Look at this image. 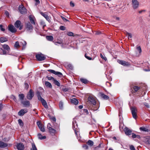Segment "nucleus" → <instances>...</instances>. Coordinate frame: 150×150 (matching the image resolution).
<instances>
[{
    "label": "nucleus",
    "mask_w": 150,
    "mask_h": 150,
    "mask_svg": "<svg viewBox=\"0 0 150 150\" xmlns=\"http://www.w3.org/2000/svg\"><path fill=\"white\" fill-rule=\"evenodd\" d=\"M83 112L86 113V114H88V110L86 109H83Z\"/></svg>",
    "instance_id": "nucleus-55"
},
{
    "label": "nucleus",
    "mask_w": 150,
    "mask_h": 150,
    "mask_svg": "<svg viewBox=\"0 0 150 150\" xmlns=\"http://www.w3.org/2000/svg\"><path fill=\"white\" fill-rule=\"evenodd\" d=\"M40 14L42 15L48 21H50V19L49 16L47 14L42 12H41Z\"/></svg>",
    "instance_id": "nucleus-21"
},
{
    "label": "nucleus",
    "mask_w": 150,
    "mask_h": 150,
    "mask_svg": "<svg viewBox=\"0 0 150 150\" xmlns=\"http://www.w3.org/2000/svg\"><path fill=\"white\" fill-rule=\"evenodd\" d=\"M130 149L131 150H136L134 146L132 145L130 146Z\"/></svg>",
    "instance_id": "nucleus-54"
},
{
    "label": "nucleus",
    "mask_w": 150,
    "mask_h": 150,
    "mask_svg": "<svg viewBox=\"0 0 150 150\" xmlns=\"http://www.w3.org/2000/svg\"><path fill=\"white\" fill-rule=\"evenodd\" d=\"M38 138L39 139L42 140L45 139L46 138V137L45 136H42L40 133H38Z\"/></svg>",
    "instance_id": "nucleus-25"
},
{
    "label": "nucleus",
    "mask_w": 150,
    "mask_h": 150,
    "mask_svg": "<svg viewBox=\"0 0 150 150\" xmlns=\"http://www.w3.org/2000/svg\"><path fill=\"white\" fill-rule=\"evenodd\" d=\"M133 88L134 91L137 92L140 89V87L137 86H135L133 87Z\"/></svg>",
    "instance_id": "nucleus-42"
},
{
    "label": "nucleus",
    "mask_w": 150,
    "mask_h": 150,
    "mask_svg": "<svg viewBox=\"0 0 150 150\" xmlns=\"http://www.w3.org/2000/svg\"><path fill=\"white\" fill-rule=\"evenodd\" d=\"M14 26L17 28H19V30L22 29L23 25H21V22L19 20H17L14 24Z\"/></svg>",
    "instance_id": "nucleus-7"
},
{
    "label": "nucleus",
    "mask_w": 150,
    "mask_h": 150,
    "mask_svg": "<svg viewBox=\"0 0 150 150\" xmlns=\"http://www.w3.org/2000/svg\"><path fill=\"white\" fill-rule=\"evenodd\" d=\"M18 96L19 97V99L20 100H21V101H23V100L24 97V94H20Z\"/></svg>",
    "instance_id": "nucleus-31"
},
{
    "label": "nucleus",
    "mask_w": 150,
    "mask_h": 150,
    "mask_svg": "<svg viewBox=\"0 0 150 150\" xmlns=\"http://www.w3.org/2000/svg\"><path fill=\"white\" fill-rule=\"evenodd\" d=\"M88 101L89 103L92 104L93 105H95L96 104V103L95 99L92 97L90 96L88 97Z\"/></svg>",
    "instance_id": "nucleus-9"
},
{
    "label": "nucleus",
    "mask_w": 150,
    "mask_h": 150,
    "mask_svg": "<svg viewBox=\"0 0 150 150\" xmlns=\"http://www.w3.org/2000/svg\"><path fill=\"white\" fill-rule=\"evenodd\" d=\"M87 144L90 146H92L93 145V142L92 140H89L87 142Z\"/></svg>",
    "instance_id": "nucleus-30"
},
{
    "label": "nucleus",
    "mask_w": 150,
    "mask_h": 150,
    "mask_svg": "<svg viewBox=\"0 0 150 150\" xmlns=\"http://www.w3.org/2000/svg\"><path fill=\"white\" fill-rule=\"evenodd\" d=\"M70 6L72 7H73L74 6V3H72V2H71L70 3Z\"/></svg>",
    "instance_id": "nucleus-61"
},
{
    "label": "nucleus",
    "mask_w": 150,
    "mask_h": 150,
    "mask_svg": "<svg viewBox=\"0 0 150 150\" xmlns=\"http://www.w3.org/2000/svg\"><path fill=\"white\" fill-rule=\"evenodd\" d=\"M132 138H136L137 135H136V134H134V133H132Z\"/></svg>",
    "instance_id": "nucleus-56"
},
{
    "label": "nucleus",
    "mask_w": 150,
    "mask_h": 150,
    "mask_svg": "<svg viewBox=\"0 0 150 150\" xmlns=\"http://www.w3.org/2000/svg\"><path fill=\"white\" fill-rule=\"evenodd\" d=\"M18 121L19 125L21 126H23V124L22 120L19 119Z\"/></svg>",
    "instance_id": "nucleus-44"
},
{
    "label": "nucleus",
    "mask_w": 150,
    "mask_h": 150,
    "mask_svg": "<svg viewBox=\"0 0 150 150\" xmlns=\"http://www.w3.org/2000/svg\"><path fill=\"white\" fill-rule=\"evenodd\" d=\"M85 57L89 60H92V58L91 57H89L88 56H87L86 54H85Z\"/></svg>",
    "instance_id": "nucleus-52"
},
{
    "label": "nucleus",
    "mask_w": 150,
    "mask_h": 150,
    "mask_svg": "<svg viewBox=\"0 0 150 150\" xmlns=\"http://www.w3.org/2000/svg\"><path fill=\"white\" fill-rule=\"evenodd\" d=\"M28 112V110L27 109H22L21 110L18 112V114L20 116H22Z\"/></svg>",
    "instance_id": "nucleus-11"
},
{
    "label": "nucleus",
    "mask_w": 150,
    "mask_h": 150,
    "mask_svg": "<svg viewBox=\"0 0 150 150\" xmlns=\"http://www.w3.org/2000/svg\"><path fill=\"white\" fill-rule=\"evenodd\" d=\"M20 44L22 45L23 49H25V48L26 45L27 44V43L25 41L22 40L20 42Z\"/></svg>",
    "instance_id": "nucleus-26"
},
{
    "label": "nucleus",
    "mask_w": 150,
    "mask_h": 150,
    "mask_svg": "<svg viewBox=\"0 0 150 150\" xmlns=\"http://www.w3.org/2000/svg\"><path fill=\"white\" fill-rule=\"evenodd\" d=\"M83 147L85 149H88V146L86 144L83 145Z\"/></svg>",
    "instance_id": "nucleus-59"
},
{
    "label": "nucleus",
    "mask_w": 150,
    "mask_h": 150,
    "mask_svg": "<svg viewBox=\"0 0 150 150\" xmlns=\"http://www.w3.org/2000/svg\"><path fill=\"white\" fill-rule=\"evenodd\" d=\"M35 5H38L40 3V1L39 0H35Z\"/></svg>",
    "instance_id": "nucleus-53"
},
{
    "label": "nucleus",
    "mask_w": 150,
    "mask_h": 150,
    "mask_svg": "<svg viewBox=\"0 0 150 150\" xmlns=\"http://www.w3.org/2000/svg\"><path fill=\"white\" fill-rule=\"evenodd\" d=\"M14 46L15 48H18L19 47L20 45L18 41H17L16 42Z\"/></svg>",
    "instance_id": "nucleus-39"
},
{
    "label": "nucleus",
    "mask_w": 150,
    "mask_h": 150,
    "mask_svg": "<svg viewBox=\"0 0 150 150\" xmlns=\"http://www.w3.org/2000/svg\"><path fill=\"white\" fill-rule=\"evenodd\" d=\"M29 19H30V21L31 23V24L35 25V18L33 17L32 16L30 15L29 16Z\"/></svg>",
    "instance_id": "nucleus-18"
},
{
    "label": "nucleus",
    "mask_w": 150,
    "mask_h": 150,
    "mask_svg": "<svg viewBox=\"0 0 150 150\" xmlns=\"http://www.w3.org/2000/svg\"><path fill=\"white\" fill-rule=\"evenodd\" d=\"M11 98L12 99L15 101V102H16V101H17V100H16V99L15 97V96L13 95H12L11 96Z\"/></svg>",
    "instance_id": "nucleus-50"
},
{
    "label": "nucleus",
    "mask_w": 150,
    "mask_h": 150,
    "mask_svg": "<svg viewBox=\"0 0 150 150\" xmlns=\"http://www.w3.org/2000/svg\"><path fill=\"white\" fill-rule=\"evenodd\" d=\"M47 78L49 80H52L53 81L55 79L52 76H47Z\"/></svg>",
    "instance_id": "nucleus-49"
},
{
    "label": "nucleus",
    "mask_w": 150,
    "mask_h": 150,
    "mask_svg": "<svg viewBox=\"0 0 150 150\" xmlns=\"http://www.w3.org/2000/svg\"><path fill=\"white\" fill-rule=\"evenodd\" d=\"M40 24L42 26L43 29L44 28V27H45L46 25L44 21L42 20H41L40 21Z\"/></svg>",
    "instance_id": "nucleus-37"
},
{
    "label": "nucleus",
    "mask_w": 150,
    "mask_h": 150,
    "mask_svg": "<svg viewBox=\"0 0 150 150\" xmlns=\"http://www.w3.org/2000/svg\"><path fill=\"white\" fill-rule=\"evenodd\" d=\"M59 29L61 30H65L66 28L64 26L61 25L59 27Z\"/></svg>",
    "instance_id": "nucleus-47"
},
{
    "label": "nucleus",
    "mask_w": 150,
    "mask_h": 150,
    "mask_svg": "<svg viewBox=\"0 0 150 150\" xmlns=\"http://www.w3.org/2000/svg\"><path fill=\"white\" fill-rule=\"evenodd\" d=\"M37 59L39 61H42L45 60V58L43 54L40 53L36 54L35 56Z\"/></svg>",
    "instance_id": "nucleus-4"
},
{
    "label": "nucleus",
    "mask_w": 150,
    "mask_h": 150,
    "mask_svg": "<svg viewBox=\"0 0 150 150\" xmlns=\"http://www.w3.org/2000/svg\"><path fill=\"white\" fill-rule=\"evenodd\" d=\"M71 102L72 103L74 104L75 105H77L79 103L78 100L75 98H73L71 99Z\"/></svg>",
    "instance_id": "nucleus-22"
},
{
    "label": "nucleus",
    "mask_w": 150,
    "mask_h": 150,
    "mask_svg": "<svg viewBox=\"0 0 150 150\" xmlns=\"http://www.w3.org/2000/svg\"><path fill=\"white\" fill-rule=\"evenodd\" d=\"M18 9L20 13L22 14H25L27 12L26 9L23 5H20L19 6Z\"/></svg>",
    "instance_id": "nucleus-6"
},
{
    "label": "nucleus",
    "mask_w": 150,
    "mask_h": 150,
    "mask_svg": "<svg viewBox=\"0 0 150 150\" xmlns=\"http://www.w3.org/2000/svg\"><path fill=\"white\" fill-rule=\"evenodd\" d=\"M32 149H31L30 150H37L36 146L34 144H32Z\"/></svg>",
    "instance_id": "nucleus-43"
},
{
    "label": "nucleus",
    "mask_w": 150,
    "mask_h": 150,
    "mask_svg": "<svg viewBox=\"0 0 150 150\" xmlns=\"http://www.w3.org/2000/svg\"><path fill=\"white\" fill-rule=\"evenodd\" d=\"M8 144L6 143H5L0 141V147L5 148L7 146Z\"/></svg>",
    "instance_id": "nucleus-24"
},
{
    "label": "nucleus",
    "mask_w": 150,
    "mask_h": 150,
    "mask_svg": "<svg viewBox=\"0 0 150 150\" xmlns=\"http://www.w3.org/2000/svg\"><path fill=\"white\" fill-rule=\"evenodd\" d=\"M55 74L59 76H61L62 75V74L61 73L58 71H56Z\"/></svg>",
    "instance_id": "nucleus-48"
},
{
    "label": "nucleus",
    "mask_w": 150,
    "mask_h": 150,
    "mask_svg": "<svg viewBox=\"0 0 150 150\" xmlns=\"http://www.w3.org/2000/svg\"><path fill=\"white\" fill-rule=\"evenodd\" d=\"M49 130L51 134H54L55 133L56 131L55 130L52 128H51Z\"/></svg>",
    "instance_id": "nucleus-34"
},
{
    "label": "nucleus",
    "mask_w": 150,
    "mask_h": 150,
    "mask_svg": "<svg viewBox=\"0 0 150 150\" xmlns=\"http://www.w3.org/2000/svg\"><path fill=\"white\" fill-rule=\"evenodd\" d=\"M7 41L6 38L1 37L0 38V41L1 42H4Z\"/></svg>",
    "instance_id": "nucleus-28"
},
{
    "label": "nucleus",
    "mask_w": 150,
    "mask_h": 150,
    "mask_svg": "<svg viewBox=\"0 0 150 150\" xmlns=\"http://www.w3.org/2000/svg\"><path fill=\"white\" fill-rule=\"evenodd\" d=\"M53 82L54 84L58 86H60V84L58 81L54 79L53 81Z\"/></svg>",
    "instance_id": "nucleus-38"
},
{
    "label": "nucleus",
    "mask_w": 150,
    "mask_h": 150,
    "mask_svg": "<svg viewBox=\"0 0 150 150\" xmlns=\"http://www.w3.org/2000/svg\"><path fill=\"white\" fill-rule=\"evenodd\" d=\"M99 94L102 98L104 100H108L109 98L108 96L105 95L102 93H99Z\"/></svg>",
    "instance_id": "nucleus-20"
},
{
    "label": "nucleus",
    "mask_w": 150,
    "mask_h": 150,
    "mask_svg": "<svg viewBox=\"0 0 150 150\" xmlns=\"http://www.w3.org/2000/svg\"><path fill=\"white\" fill-rule=\"evenodd\" d=\"M47 71L50 72L54 74H55V73H56V71L52 69H49L47 70Z\"/></svg>",
    "instance_id": "nucleus-51"
},
{
    "label": "nucleus",
    "mask_w": 150,
    "mask_h": 150,
    "mask_svg": "<svg viewBox=\"0 0 150 150\" xmlns=\"http://www.w3.org/2000/svg\"><path fill=\"white\" fill-rule=\"evenodd\" d=\"M51 127V125L50 124V123H48L47 125V128L49 130L51 128H52Z\"/></svg>",
    "instance_id": "nucleus-57"
},
{
    "label": "nucleus",
    "mask_w": 150,
    "mask_h": 150,
    "mask_svg": "<svg viewBox=\"0 0 150 150\" xmlns=\"http://www.w3.org/2000/svg\"><path fill=\"white\" fill-rule=\"evenodd\" d=\"M2 47L4 49L7 51H8L10 49L9 47L7 45H2Z\"/></svg>",
    "instance_id": "nucleus-29"
},
{
    "label": "nucleus",
    "mask_w": 150,
    "mask_h": 150,
    "mask_svg": "<svg viewBox=\"0 0 150 150\" xmlns=\"http://www.w3.org/2000/svg\"><path fill=\"white\" fill-rule=\"evenodd\" d=\"M61 18H62V20L64 21H68V20L67 19H66L65 18H64L63 17H62V16H61Z\"/></svg>",
    "instance_id": "nucleus-62"
},
{
    "label": "nucleus",
    "mask_w": 150,
    "mask_h": 150,
    "mask_svg": "<svg viewBox=\"0 0 150 150\" xmlns=\"http://www.w3.org/2000/svg\"><path fill=\"white\" fill-rule=\"evenodd\" d=\"M21 103L25 107H28L30 105V102L28 100L22 101Z\"/></svg>",
    "instance_id": "nucleus-16"
},
{
    "label": "nucleus",
    "mask_w": 150,
    "mask_h": 150,
    "mask_svg": "<svg viewBox=\"0 0 150 150\" xmlns=\"http://www.w3.org/2000/svg\"><path fill=\"white\" fill-rule=\"evenodd\" d=\"M130 110L132 112L133 117L136 119L137 117V110L135 107H131Z\"/></svg>",
    "instance_id": "nucleus-3"
},
{
    "label": "nucleus",
    "mask_w": 150,
    "mask_h": 150,
    "mask_svg": "<svg viewBox=\"0 0 150 150\" xmlns=\"http://www.w3.org/2000/svg\"><path fill=\"white\" fill-rule=\"evenodd\" d=\"M37 124L40 130L42 132H44L45 130L43 125L42 124L41 122L39 121L37 122Z\"/></svg>",
    "instance_id": "nucleus-12"
},
{
    "label": "nucleus",
    "mask_w": 150,
    "mask_h": 150,
    "mask_svg": "<svg viewBox=\"0 0 150 150\" xmlns=\"http://www.w3.org/2000/svg\"><path fill=\"white\" fill-rule=\"evenodd\" d=\"M5 14L7 16H8L9 15V13L7 11H6L5 12Z\"/></svg>",
    "instance_id": "nucleus-63"
},
{
    "label": "nucleus",
    "mask_w": 150,
    "mask_h": 150,
    "mask_svg": "<svg viewBox=\"0 0 150 150\" xmlns=\"http://www.w3.org/2000/svg\"><path fill=\"white\" fill-rule=\"evenodd\" d=\"M25 87L26 89H28L29 87V85L27 83H25Z\"/></svg>",
    "instance_id": "nucleus-58"
},
{
    "label": "nucleus",
    "mask_w": 150,
    "mask_h": 150,
    "mask_svg": "<svg viewBox=\"0 0 150 150\" xmlns=\"http://www.w3.org/2000/svg\"><path fill=\"white\" fill-rule=\"evenodd\" d=\"M6 53V52L5 50L2 49L0 48V54H5Z\"/></svg>",
    "instance_id": "nucleus-32"
},
{
    "label": "nucleus",
    "mask_w": 150,
    "mask_h": 150,
    "mask_svg": "<svg viewBox=\"0 0 150 150\" xmlns=\"http://www.w3.org/2000/svg\"><path fill=\"white\" fill-rule=\"evenodd\" d=\"M8 29L12 33H15L17 31L16 28L12 25H10L8 26Z\"/></svg>",
    "instance_id": "nucleus-13"
},
{
    "label": "nucleus",
    "mask_w": 150,
    "mask_h": 150,
    "mask_svg": "<svg viewBox=\"0 0 150 150\" xmlns=\"http://www.w3.org/2000/svg\"><path fill=\"white\" fill-rule=\"evenodd\" d=\"M118 62L123 66H128L129 64L128 62L122 60H118Z\"/></svg>",
    "instance_id": "nucleus-17"
},
{
    "label": "nucleus",
    "mask_w": 150,
    "mask_h": 150,
    "mask_svg": "<svg viewBox=\"0 0 150 150\" xmlns=\"http://www.w3.org/2000/svg\"><path fill=\"white\" fill-rule=\"evenodd\" d=\"M36 94L38 100L41 101L43 106L45 108H47L48 106L46 102L41 96L42 93L39 91H37Z\"/></svg>",
    "instance_id": "nucleus-1"
},
{
    "label": "nucleus",
    "mask_w": 150,
    "mask_h": 150,
    "mask_svg": "<svg viewBox=\"0 0 150 150\" xmlns=\"http://www.w3.org/2000/svg\"><path fill=\"white\" fill-rule=\"evenodd\" d=\"M0 28L1 30L2 31H4L5 30L4 28H3V25H0Z\"/></svg>",
    "instance_id": "nucleus-60"
},
{
    "label": "nucleus",
    "mask_w": 150,
    "mask_h": 150,
    "mask_svg": "<svg viewBox=\"0 0 150 150\" xmlns=\"http://www.w3.org/2000/svg\"><path fill=\"white\" fill-rule=\"evenodd\" d=\"M16 146L18 150H23L24 149V145L21 143L17 144Z\"/></svg>",
    "instance_id": "nucleus-10"
},
{
    "label": "nucleus",
    "mask_w": 150,
    "mask_h": 150,
    "mask_svg": "<svg viewBox=\"0 0 150 150\" xmlns=\"http://www.w3.org/2000/svg\"><path fill=\"white\" fill-rule=\"evenodd\" d=\"M139 129L141 131L146 132H148L149 131V129H148L144 127H140Z\"/></svg>",
    "instance_id": "nucleus-33"
},
{
    "label": "nucleus",
    "mask_w": 150,
    "mask_h": 150,
    "mask_svg": "<svg viewBox=\"0 0 150 150\" xmlns=\"http://www.w3.org/2000/svg\"><path fill=\"white\" fill-rule=\"evenodd\" d=\"M46 38L47 40L50 41H52L53 40V37L52 36H47Z\"/></svg>",
    "instance_id": "nucleus-35"
},
{
    "label": "nucleus",
    "mask_w": 150,
    "mask_h": 150,
    "mask_svg": "<svg viewBox=\"0 0 150 150\" xmlns=\"http://www.w3.org/2000/svg\"><path fill=\"white\" fill-rule=\"evenodd\" d=\"M124 130L127 135H130L132 134V130L127 127L125 128Z\"/></svg>",
    "instance_id": "nucleus-14"
},
{
    "label": "nucleus",
    "mask_w": 150,
    "mask_h": 150,
    "mask_svg": "<svg viewBox=\"0 0 150 150\" xmlns=\"http://www.w3.org/2000/svg\"><path fill=\"white\" fill-rule=\"evenodd\" d=\"M72 124V127L74 130L75 134L77 137V139H78L79 141L80 139V137L79 134V137L78 136V134H79V132L78 133V132L77 131L78 130L77 129V127H78V125L75 120H74L73 121Z\"/></svg>",
    "instance_id": "nucleus-2"
},
{
    "label": "nucleus",
    "mask_w": 150,
    "mask_h": 150,
    "mask_svg": "<svg viewBox=\"0 0 150 150\" xmlns=\"http://www.w3.org/2000/svg\"><path fill=\"white\" fill-rule=\"evenodd\" d=\"M126 35L127 36L128 39H130L132 38V35L131 33L127 32Z\"/></svg>",
    "instance_id": "nucleus-36"
},
{
    "label": "nucleus",
    "mask_w": 150,
    "mask_h": 150,
    "mask_svg": "<svg viewBox=\"0 0 150 150\" xmlns=\"http://www.w3.org/2000/svg\"><path fill=\"white\" fill-rule=\"evenodd\" d=\"M59 108L61 110H62L63 109V103L62 101H60L59 104Z\"/></svg>",
    "instance_id": "nucleus-40"
},
{
    "label": "nucleus",
    "mask_w": 150,
    "mask_h": 150,
    "mask_svg": "<svg viewBox=\"0 0 150 150\" xmlns=\"http://www.w3.org/2000/svg\"><path fill=\"white\" fill-rule=\"evenodd\" d=\"M100 56L105 61H106L107 60V59L106 57L104 56L102 54H100Z\"/></svg>",
    "instance_id": "nucleus-45"
},
{
    "label": "nucleus",
    "mask_w": 150,
    "mask_h": 150,
    "mask_svg": "<svg viewBox=\"0 0 150 150\" xmlns=\"http://www.w3.org/2000/svg\"><path fill=\"white\" fill-rule=\"evenodd\" d=\"M133 7L134 9H136L138 7L139 3L137 0H132Z\"/></svg>",
    "instance_id": "nucleus-8"
},
{
    "label": "nucleus",
    "mask_w": 150,
    "mask_h": 150,
    "mask_svg": "<svg viewBox=\"0 0 150 150\" xmlns=\"http://www.w3.org/2000/svg\"><path fill=\"white\" fill-rule=\"evenodd\" d=\"M26 27L28 29V30H32L33 27L29 22H28L26 23Z\"/></svg>",
    "instance_id": "nucleus-19"
},
{
    "label": "nucleus",
    "mask_w": 150,
    "mask_h": 150,
    "mask_svg": "<svg viewBox=\"0 0 150 150\" xmlns=\"http://www.w3.org/2000/svg\"><path fill=\"white\" fill-rule=\"evenodd\" d=\"M137 50L138 52V54H137V56H139L141 54L142 52V50L141 47L140 46H137Z\"/></svg>",
    "instance_id": "nucleus-23"
},
{
    "label": "nucleus",
    "mask_w": 150,
    "mask_h": 150,
    "mask_svg": "<svg viewBox=\"0 0 150 150\" xmlns=\"http://www.w3.org/2000/svg\"><path fill=\"white\" fill-rule=\"evenodd\" d=\"M146 11V10H142L141 11H139V13H141L142 12H145Z\"/></svg>",
    "instance_id": "nucleus-64"
},
{
    "label": "nucleus",
    "mask_w": 150,
    "mask_h": 150,
    "mask_svg": "<svg viewBox=\"0 0 150 150\" xmlns=\"http://www.w3.org/2000/svg\"><path fill=\"white\" fill-rule=\"evenodd\" d=\"M34 93L32 89H30L28 93L26 98L27 99L29 100H31L34 96Z\"/></svg>",
    "instance_id": "nucleus-5"
},
{
    "label": "nucleus",
    "mask_w": 150,
    "mask_h": 150,
    "mask_svg": "<svg viewBox=\"0 0 150 150\" xmlns=\"http://www.w3.org/2000/svg\"><path fill=\"white\" fill-rule=\"evenodd\" d=\"M67 35L69 36H72L74 35V33L71 32H69L67 33Z\"/></svg>",
    "instance_id": "nucleus-46"
},
{
    "label": "nucleus",
    "mask_w": 150,
    "mask_h": 150,
    "mask_svg": "<svg viewBox=\"0 0 150 150\" xmlns=\"http://www.w3.org/2000/svg\"><path fill=\"white\" fill-rule=\"evenodd\" d=\"M80 80L82 83L85 84L87 83L88 81L86 79H81Z\"/></svg>",
    "instance_id": "nucleus-41"
},
{
    "label": "nucleus",
    "mask_w": 150,
    "mask_h": 150,
    "mask_svg": "<svg viewBox=\"0 0 150 150\" xmlns=\"http://www.w3.org/2000/svg\"><path fill=\"white\" fill-rule=\"evenodd\" d=\"M45 85L46 86L48 87L51 88H52V85L48 81H45Z\"/></svg>",
    "instance_id": "nucleus-27"
},
{
    "label": "nucleus",
    "mask_w": 150,
    "mask_h": 150,
    "mask_svg": "<svg viewBox=\"0 0 150 150\" xmlns=\"http://www.w3.org/2000/svg\"><path fill=\"white\" fill-rule=\"evenodd\" d=\"M143 142L146 144L150 145V136H146L144 137Z\"/></svg>",
    "instance_id": "nucleus-15"
}]
</instances>
